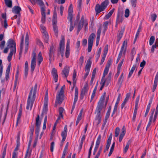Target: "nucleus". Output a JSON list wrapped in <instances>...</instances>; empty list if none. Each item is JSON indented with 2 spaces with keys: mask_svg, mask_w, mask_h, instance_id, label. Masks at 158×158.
<instances>
[{
  "mask_svg": "<svg viewBox=\"0 0 158 158\" xmlns=\"http://www.w3.org/2000/svg\"><path fill=\"white\" fill-rule=\"evenodd\" d=\"M131 143V141L130 140H129L128 141V142L127 143L124 149V153H125L127 152L128 149L129 145Z\"/></svg>",
  "mask_w": 158,
  "mask_h": 158,
  "instance_id": "ea45409f",
  "label": "nucleus"
},
{
  "mask_svg": "<svg viewBox=\"0 0 158 158\" xmlns=\"http://www.w3.org/2000/svg\"><path fill=\"white\" fill-rule=\"evenodd\" d=\"M155 38L154 36H152L151 37L149 40V45H152L153 44L155 41Z\"/></svg>",
  "mask_w": 158,
  "mask_h": 158,
  "instance_id": "a18cd8bd",
  "label": "nucleus"
},
{
  "mask_svg": "<svg viewBox=\"0 0 158 158\" xmlns=\"http://www.w3.org/2000/svg\"><path fill=\"white\" fill-rule=\"evenodd\" d=\"M6 44L7 47L4 49L3 52L6 53L8 52V49H10V52L7 57V60L10 62L11 60L13 54H15L16 53V43L12 39H10L8 40Z\"/></svg>",
  "mask_w": 158,
  "mask_h": 158,
  "instance_id": "f257e3e1",
  "label": "nucleus"
},
{
  "mask_svg": "<svg viewBox=\"0 0 158 158\" xmlns=\"http://www.w3.org/2000/svg\"><path fill=\"white\" fill-rule=\"evenodd\" d=\"M102 116L101 114H97L96 116L95 117V120L97 121V124H99L101 121Z\"/></svg>",
  "mask_w": 158,
  "mask_h": 158,
  "instance_id": "bb28decb",
  "label": "nucleus"
},
{
  "mask_svg": "<svg viewBox=\"0 0 158 158\" xmlns=\"http://www.w3.org/2000/svg\"><path fill=\"white\" fill-rule=\"evenodd\" d=\"M7 148V144L5 146L2 154V156H5L6 154V151Z\"/></svg>",
  "mask_w": 158,
  "mask_h": 158,
  "instance_id": "e2e57ef3",
  "label": "nucleus"
},
{
  "mask_svg": "<svg viewBox=\"0 0 158 158\" xmlns=\"http://www.w3.org/2000/svg\"><path fill=\"white\" fill-rule=\"evenodd\" d=\"M104 78L102 77L101 81L102 82H102H104L105 85H106V86H107L109 84L111 80L106 78L105 80H104Z\"/></svg>",
  "mask_w": 158,
  "mask_h": 158,
  "instance_id": "e433bc0d",
  "label": "nucleus"
},
{
  "mask_svg": "<svg viewBox=\"0 0 158 158\" xmlns=\"http://www.w3.org/2000/svg\"><path fill=\"white\" fill-rule=\"evenodd\" d=\"M101 50H102L101 48H100L99 49L98 52L96 53V55L97 56V57H98V60L99 59V58L100 55Z\"/></svg>",
  "mask_w": 158,
  "mask_h": 158,
  "instance_id": "0e129e2a",
  "label": "nucleus"
},
{
  "mask_svg": "<svg viewBox=\"0 0 158 158\" xmlns=\"http://www.w3.org/2000/svg\"><path fill=\"white\" fill-rule=\"evenodd\" d=\"M6 5L9 8H11L12 6V2L11 0H4Z\"/></svg>",
  "mask_w": 158,
  "mask_h": 158,
  "instance_id": "a878e982",
  "label": "nucleus"
},
{
  "mask_svg": "<svg viewBox=\"0 0 158 158\" xmlns=\"http://www.w3.org/2000/svg\"><path fill=\"white\" fill-rule=\"evenodd\" d=\"M43 60V58L41 52H40L38 55L37 57V64L39 66L40 65Z\"/></svg>",
  "mask_w": 158,
  "mask_h": 158,
  "instance_id": "b1692460",
  "label": "nucleus"
},
{
  "mask_svg": "<svg viewBox=\"0 0 158 158\" xmlns=\"http://www.w3.org/2000/svg\"><path fill=\"white\" fill-rule=\"evenodd\" d=\"M37 84H35L34 88L32 87L30 92L27 102L26 109L31 110L35 101L36 93Z\"/></svg>",
  "mask_w": 158,
  "mask_h": 158,
  "instance_id": "f03ea898",
  "label": "nucleus"
},
{
  "mask_svg": "<svg viewBox=\"0 0 158 158\" xmlns=\"http://www.w3.org/2000/svg\"><path fill=\"white\" fill-rule=\"evenodd\" d=\"M84 23L79 22L78 25V29L77 31V34H78L82 28Z\"/></svg>",
  "mask_w": 158,
  "mask_h": 158,
  "instance_id": "c9c22d12",
  "label": "nucleus"
},
{
  "mask_svg": "<svg viewBox=\"0 0 158 158\" xmlns=\"http://www.w3.org/2000/svg\"><path fill=\"white\" fill-rule=\"evenodd\" d=\"M57 23V18H52L53 29L54 31L55 32V35L56 36H57L58 33V28L56 25Z\"/></svg>",
  "mask_w": 158,
  "mask_h": 158,
  "instance_id": "f8f14e48",
  "label": "nucleus"
},
{
  "mask_svg": "<svg viewBox=\"0 0 158 158\" xmlns=\"http://www.w3.org/2000/svg\"><path fill=\"white\" fill-rule=\"evenodd\" d=\"M29 36L28 32H27L26 37H25V53L26 54L27 52L29 46Z\"/></svg>",
  "mask_w": 158,
  "mask_h": 158,
  "instance_id": "2eb2a0df",
  "label": "nucleus"
},
{
  "mask_svg": "<svg viewBox=\"0 0 158 158\" xmlns=\"http://www.w3.org/2000/svg\"><path fill=\"white\" fill-rule=\"evenodd\" d=\"M136 67V64H134L133 65V66L132 67L131 70L129 72V75L128 76V77L129 78L131 76L132 74L133 73L134 71V70L135 69Z\"/></svg>",
  "mask_w": 158,
  "mask_h": 158,
  "instance_id": "72a5a7b5",
  "label": "nucleus"
},
{
  "mask_svg": "<svg viewBox=\"0 0 158 158\" xmlns=\"http://www.w3.org/2000/svg\"><path fill=\"white\" fill-rule=\"evenodd\" d=\"M88 90V84L86 83L85 84L84 88L82 89L81 92L86 94Z\"/></svg>",
  "mask_w": 158,
  "mask_h": 158,
  "instance_id": "2f4dec72",
  "label": "nucleus"
},
{
  "mask_svg": "<svg viewBox=\"0 0 158 158\" xmlns=\"http://www.w3.org/2000/svg\"><path fill=\"white\" fill-rule=\"evenodd\" d=\"M34 126L33 125L30 128V139L29 142V144L28 146V148H30L31 143L32 140L33 135L34 131Z\"/></svg>",
  "mask_w": 158,
  "mask_h": 158,
  "instance_id": "4468645a",
  "label": "nucleus"
},
{
  "mask_svg": "<svg viewBox=\"0 0 158 158\" xmlns=\"http://www.w3.org/2000/svg\"><path fill=\"white\" fill-rule=\"evenodd\" d=\"M124 31V28H123V29H121L120 31L119 32L118 34L117 37L119 39V40L121 39L122 38L123 34Z\"/></svg>",
  "mask_w": 158,
  "mask_h": 158,
  "instance_id": "4c0bfd02",
  "label": "nucleus"
},
{
  "mask_svg": "<svg viewBox=\"0 0 158 158\" xmlns=\"http://www.w3.org/2000/svg\"><path fill=\"white\" fill-rule=\"evenodd\" d=\"M69 67L67 66H65L61 73V74L63 75V77L64 78H67L69 75Z\"/></svg>",
  "mask_w": 158,
  "mask_h": 158,
  "instance_id": "ddd939ff",
  "label": "nucleus"
},
{
  "mask_svg": "<svg viewBox=\"0 0 158 158\" xmlns=\"http://www.w3.org/2000/svg\"><path fill=\"white\" fill-rule=\"evenodd\" d=\"M158 81V72H157L155 78L154 84L152 89V91L154 92L155 91L157 85V82Z\"/></svg>",
  "mask_w": 158,
  "mask_h": 158,
  "instance_id": "aec40b11",
  "label": "nucleus"
},
{
  "mask_svg": "<svg viewBox=\"0 0 158 158\" xmlns=\"http://www.w3.org/2000/svg\"><path fill=\"white\" fill-rule=\"evenodd\" d=\"M53 18H57V12L56 7L55 6L54 7Z\"/></svg>",
  "mask_w": 158,
  "mask_h": 158,
  "instance_id": "69168bd1",
  "label": "nucleus"
},
{
  "mask_svg": "<svg viewBox=\"0 0 158 158\" xmlns=\"http://www.w3.org/2000/svg\"><path fill=\"white\" fill-rule=\"evenodd\" d=\"M108 51V45H106L104 48V53L103 55L106 56Z\"/></svg>",
  "mask_w": 158,
  "mask_h": 158,
  "instance_id": "052dcab7",
  "label": "nucleus"
},
{
  "mask_svg": "<svg viewBox=\"0 0 158 158\" xmlns=\"http://www.w3.org/2000/svg\"><path fill=\"white\" fill-rule=\"evenodd\" d=\"M64 38L62 36H61V39L60 43L59 50L58 51V54L59 55V54H61L62 57L64 56Z\"/></svg>",
  "mask_w": 158,
  "mask_h": 158,
  "instance_id": "423d86ee",
  "label": "nucleus"
},
{
  "mask_svg": "<svg viewBox=\"0 0 158 158\" xmlns=\"http://www.w3.org/2000/svg\"><path fill=\"white\" fill-rule=\"evenodd\" d=\"M70 48H66V50L65 52V56L67 58H68L70 52Z\"/></svg>",
  "mask_w": 158,
  "mask_h": 158,
  "instance_id": "bf43d9fd",
  "label": "nucleus"
},
{
  "mask_svg": "<svg viewBox=\"0 0 158 158\" xmlns=\"http://www.w3.org/2000/svg\"><path fill=\"white\" fill-rule=\"evenodd\" d=\"M35 2H36L38 3V4L41 7H44V3L42 1V0H35Z\"/></svg>",
  "mask_w": 158,
  "mask_h": 158,
  "instance_id": "37998d69",
  "label": "nucleus"
},
{
  "mask_svg": "<svg viewBox=\"0 0 158 158\" xmlns=\"http://www.w3.org/2000/svg\"><path fill=\"white\" fill-rule=\"evenodd\" d=\"M123 21V18L122 16H120V13L118 12L117 15V17L116 18V22L119 23L120 22L122 23Z\"/></svg>",
  "mask_w": 158,
  "mask_h": 158,
  "instance_id": "c756f323",
  "label": "nucleus"
},
{
  "mask_svg": "<svg viewBox=\"0 0 158 158\" xmlns=\"http://www.w3.org/2000/svg\"><path fill=\"white\" fill-rule=\"evenodd\" d=\"M78 89L77 87H76L75 89V97L74 99L73 102L75 103H76L77 99H78Z\"/></svg>",
  "mask_w": 158,
  "mask_h": 158,
  "instance_id": "c85d7f7f",
  "label": "nucleus"
},
{
  "mask_svg": "<svg viewBox=\"0 0 158 158\" xmlns=\"http://www.w3.org/2000/svg\"><path fill=\"white\" fill-rule=\"evenodd\" d=\"M55 51V49L54 48V46L53 44H52L50 46L49 52V60H51L52 55H54V53Z\"/></svg>",
  "mask_w": 158,
  "mask_h": 158,
  "instance_id": "a211bd4d",
  "label": "nucleus"
},
{
  "mask_svg": "<svg viewBox=\"0 0 158 158\" xmlns=\"http://www.w3.org/2000/svg\"><path fill=\"white\" fill-rule=\"evenodd\" d=\"M137 0H131V2L132 7H135L136 6Z\"/></svg>",
  "mask_w": 158,
  "mask_h": 158,
  "instance_id": "603ef678",
  "label": "nucleus"
},
{
  "mask_svg": "<svg viewBox=\"0 0 158 158\" xmlns=\"http://www.w3.org/2000/svg\"><path fill=\"white\" fill-rule=\"evenodd\" d=\"M122 132L121 133V134L120 135L119 138V141L120 142H121L125 134L126 133V130L124 126H123L122 128Z\"/></svg>",
  "mask_w": 158,
  "mask_h": 158,
  "instance_id": "4be33fe9",
  "label": "nucleus"
},
{
  "mask_svg": "<svg viewBox=\"0 0 158 158\" xmlns=\"http://www.w3.org/2000/svg\"><path fill=\"white\" fill-rule=\"evenodd\" d=\"M123 73H122L120 75V77L119 78L118 81V84L120 86H121L123 81Z\"/></svg>",
  "mask_w": 158,
  "mask_h": 158,
  "instance_id": "7c9ffc66",
  "label": "nucleus"
},
{
  "mask_svg": "<svg viewBox=\"0 0 158 158\" xmlns=\"http://www.w3.org/2000/svg\"><path fill=\"white\" fill-rule=\"evenodd\" d=\"M2 24L5 28L6 29L7 28L8 25L7 24L6 19L4 20V22L2 23Z\"/></svg>",
  "mask_w": 158,
  "mask_h": 158,
  "instance_id": "680f3d73",
  "label": "nucleus"
},
{
  "mask_svg": "<svg viewBox=\"0 0 158 158\" xmlns=\"http://www.w3.org/2000/svg\"><path fill=\"white\" fill-rule=\"evenodd\" d=\"M28 72V63L26 61L25 64L24 77L26 79L27 76Z\"/></svg>",
  "mask_w": 158,
  "mask_h": 158,
  "instance_id": "412c9836",
  "label": "nucleus"
},
{
  "mask_svg": "<svg viewBox=\"0 0 158 158\" xmlns=\"http://www.w3.org/2000/svg\"><path fill=\"white\" fill-rule=\"evenodd\" d=\"M127 44V40H125L123 43L121 47L120 51L118 54L117 60L116 61V63L117 64L119 61L121 57L122 56V53L124 51V52L125 53L126 51V49Z\"/></svg>",
  "mask_w": 158,
  "mask_h": 158,
  "instance_id": "39448f33",
  "label": "nucleus"
},
{
  "mask_svg": "<svg viewBox=\"0 0 158 158\" xmlns=\"http://www.w3.org/2000/svg\"><path fill=\"white\" fill-rule=\"evenodd\" d=\"M39 119L40 115L39 114H38L36 119L35 125L36 127H40L41 124V121H39Z\"/></svg>",
  "mask_w": 158,
  "mask_h": 158,
  "instance_id": "f704fd0d",
  "label": "nucleus"
},
{
  "mask_svg": "<svg viewBox=\"0 0 158 158\" xmlns=\"http://www.w3.org/2000/svg\"><path fill=\"white\" fill-rule=\"evenodd\" d=\"M67 126L66 125L64 127V131L61 133V135L62 138V139H65L67 134Z\"/></svg>",
  "mask_w": 158,
  "mask_h": 158,
  "instance_id": "6ab92c4d",
  "label": "nucleus"
},
{
  "mask_svg": "<svg viewBox=\"0 0 158 158\" xmlns=\"http://www.w3.org/2000/svg\"><path fill=\"white\" fill-rule=\"evenodd\" d=\"M64 85L61 87L60 90L58 94V96L56 97V101L55 105V106H57L58 103L60 105L64 100Z\"/></svg>",
  "mask_w": 158,
  "mask_h": 158,
  "instance_id": "20e7f679",
  "label": "nucleus"
},
{
  "mask_svg": "<svg viewBox=\"0 0 158 158\" xmlns=\"http://www.w3.org/2000/svg\"><path fill=\"white\" fill-rule=\"evenodd\" d=\"M91 58L89 57V59L87 60V63L85 66V71L86 73L84 77V79L85 80L87 76L88 75L91 66V65L92 62L91 60Z\"/></svg>",
  "mask_w": 158,
  "mask_h": 158,
  "instance_id": "1a4fd4ad",
  "label": "nucleus"
},
{
  "mask_svg": "<svg viewBox=\"0 0 158 158\" xmlns=\"http://www.w3.org/2000/svg\"><path fill=\"white\" fill-rule=\"evenodd\" d=\"M52 74L55 82H56L58 80V75L57 70L55 68H53L52 71Z\"/></svg>",
  "mask_w": 158,
  "mask_h": 158,
  "instance_id": "dca6fc26",
  "label": "nucleus"
},
{
  "mask_svg": "<svg viewBox=\"0 0 158 158\" xmlns=\"http://www.w3.org/2000/svg\"><path fill=\"white\" fill-rule=\"evenodd\" d=\"M114 9H113L111 10L108 14L106 15L105 17V19H108L112 15L114 11Z\"/></svg>",
  "mask_w": 158,
  "mask_h": 158,
  "instance_id": "473e14b6",
  "label": "nucleus"
},
{
  "mask_svg": "<svg viewBox=\"0 0 158 158\" xmlns=\"http://www.w3.org/2000/svg\"><path fill=\"white\" fill-rule=\"evenodd\" d=\"M95 36V34L94 33H92L88 39V51L90 52L91 51L93 46L94 37Z\"/></svg>",
  "mask_w": 158,
  "mask_h": 158,
  "instance_id": "9d476101",
  "label": "nucleus"
},
{
  "mask_svg": "<svg viewBox=\"0 0 158 158\" xmlns=\"http://www.w3.org/2000/svg\"><path fill=\"white\" fill-rule=\"evenodd\" d=\"M101 139V136L100 135H99L96 142L95 147L94 149V150L97 151V150L98 149L100 143Z\"/></svg>",
  "mask_w": 158,
  "mask_h": 158,
  "instance_id": "393cba45",
  "label": "nucleus"
},
{
  "mask_svg": "<svg viewBox=\"0 0 158 158\" xmlns=\"http://www.w3.org/2000/svg\"><path fill=\"white\" fill-rule=\"evenodd\" d=\"M29 148H27V150L26 153L25 155V156L24 157V158H27L28 156H30V155L31 154V152H29Z\"/></svg>",
  "mask_w": 158,
  "mask_h": 158,
  "instance_id": "4d7b16f0",
  "label": "nucleus"
},
{
  "mask_svg": "<svg viewBox=\"0 0 158 158\" xmlns=\"http://www.w3.org/2000/svg\"><path fill=\"white\" fill-rule=\"evenodd\" d=\"M60 119V117H58L57 119L56 120L53 128L52 133L55 132V130L56 128V125L57 124L59 120Z\"/></svg>",
  "mask_w": 158,
  "mask_h": 158,
  "instance_id": "8fccbe9b",
  "label": "nucleus"
},
{
  "mask_svg": "<svg viewBox=\"0 0 158 158\" xmlns=\"http://www.w3.org/2000/svg\"><path fill=\"white\" fill-rule=\"evenodd\" d=\"M105 97L104 95L102 96L98 103V106L96 110V112L97 114H101V111L103 107V101L105 99Z\"/></svg>",
  "mask_w": 158,
  "mask_h": 158,
  "instance_id": "6e6552de",
  "label": "nucleus"
},
{
  "mask_svg": "<svg viewBox=\"0 0 158 158\" xmlns=\"http://www.w3.org/2000/svg\"><path fill=\"white\" fill-rule=\"evenodd\" d=\"M64 110V109L62 107H60L59 108V115L58 117H60V118H63V115L62 113L63 112Z\"/></svg>",
  "mask_w": 158,
  "mask_h": 158,
  "instance_id": "58836bf2",
  "label": "nucleus"
},
{
  "mask_svg": "<svg viewBox=\"0 0 158 158\" xmlns=\"http://www.w3.org/2000/svg\"><path fill=\"white\" fill-rule=\"evenodd\" d=\"M112 64V60L111 58H110L108 60L106 65V67H108L109 68H110V65Z\"/></svg>",
  "mask_w": 158,
  "mask_h": 158,
  "instance_id": "09e8293b",
  "label": "nucleus"
},
{
  "mask_svg": "<svg viewBox=\"0 0 158 158\" xmlns=\"http://www.w3.org/2000/svg\"><path fill=\"white\" fill-rule=\"evenodd\" d=\"M130 11L128 9H126L125 11L124 16L126 18H127L129 15Z\"/></svg>",
  "mask_w": 158,
  "mask_h": 158,
  "instance_id": "5fc2aeb1",
  "label": "nucleus"
},
{
  "mask_svg": "<svg viewBox=\"0 0 158 158\" xmlns=\"http://www.w3.org/2000/svg\"><path fill=\"white\" fill-rule=\"evenodd\" d=\"M32 60L31 63V71L32 72H33L34 71L36 64V53L35 50H34L32 52L31 55Z\"/></svg>",
  "mask_w": 158,
  "mask_h": 158,
  "instance_id": "0eeeda50",
  "label": "nucleus"
},
{
  "mask_svg": "<svg viewBox=\"0 0 158 158\" xmlns=\"http://www.w3.org/2000/svg\"><path fill=\"white\" fill-rule=\"evenodd\" d=\"M97 86L95 87H94V88L93 91V93L92 94V95L91 97L90 102H91V101L93 100V99L94 98V97L95 96V94L97 89Z\"/></svg>",
  "mask_w": 158,
  "mask_h": 158,
  "instance_id": "c03bdc74",
  "label": "nucleus"
},
{
  "mask_svg": "<svg viewBox=\"0 0 158 158\" xmlns=\"http://www.w3.org/2000/svg\"><path fill=\"white\" fill-rule=\"evenodd\" d=\"M41 13L42 15L41 22L42 23H44L45 21L46 15L45 13V9L44 7L41 8Z\"/></svg>",
  "mask_w": 158,
  "mask_h": 158,
  "instance_id": "f3484780",
  "label": "nucleus"
},
{
  "mask_svg": "<svg viewBox=\"0 0 158 158\" xmlns=\"http://www.w3.org/2000/svg\"><path fill=\"white\" fill-rule=\"evenodd\" d=\"M10 66L11 63H10L8 64L6 70L5 78L6 80H7L9 78L10 72Z\"/></svg>",
  "mask_w": 158,
  "mask_h": 158,
  "instance_id": "5701e85b",
  "label": "nucleus"
},
{
  "mask_svg": "<svg viewBox=\"0 0 158 158\" xmlns=\"http://www.w3.org/2000/svg\"><path fill=\"white\" fill-rule=\"evenodd\" d=\"M120 129L119 127H117L115 129V136L117 137L119 135Z\"/></svg>",
  "mask_w": 158,
  "mask_h": 158,
  "instance_id": "3c124183",
  "label": "nucleus"
},
{
  "mask_svg": "<svg viewBox=\"0 0 158 158\" xmlns=\"http://www.w3.org/2000/svg\"><path fill=\"white\" fill-rule=\"evenodd\" d=\"M157 17L156 15V14H153L151 15V18L152 21L154 22L156 20Z\"/></svg>",
  "mask_w": 158,
  "mask_h": 158,
  "instance_id": "13d9d810",
  "label": "nucleus"
},
{
  "mask_svg": "<svg viewBox=\"0 0 158 158\" xmlns=\"http://www.w3.org/2000/svg\"><path fill=\"white\" fill-rule=\"evenodd\" d=\"M21 10V8L19 6H14L12 9V10L13 13L17 15L15 16V17H16V18H17L18 15L19 16H20V11Z\"/></svg>",
  "mask_w": 158,
  "mask_h": 158,
  "instance_id": "9b49d317",
  "label": "nucleus"
},
{
  "mask_svg": "<svg viewBox=\"0 0 158 158\" xmlns=\"http://www.w3.org/2000/svg\"><path fill=\"white\" fill-rule=\"evenodd\" d=\"M84 62V56H81L80 57L79 60V64L80 66V67H81L83 63Z\"/></svg>",
  "mask_w": 158,
  "mask_h": 158,
  "instance_id": "de8ad7c7",
  "label": "nucleus"
},
{
  "mask_svg": "<svg viewBox=\"0 0 158 158\" xmlns=\"http://www.w3.org/2000/svg\"><path fill=\"white\" fill-rule=\"evenodd\" d=\"M109 68L107 67H105L102 77H103V78H104L105 76L107 74L109 70Z\"/></svg>",
  "mask_w": 158,
  "mask_h": 158,
  "instance_id": "a19ab883",
  "label": "nucleus"
},
{
  "mask_svg": "<svg viewBox=\"0 0 158 158\" xmlns=\"http://www.w3.org/2000/svg\"><path fill=\"white\" fill-rule=\"evenodd\" d=\"M17 73H17V74H16V75L15 77V83H14V90H15V89H16V88L17 87V84L18 77Z\"/></svg>",
  "mask_w": 158,
  "mask_h": 158,
  "instance_id": "49530a36",
  "label": "nucleus"
},
{
  "mask_svg": "<svg viewBox=\"0 0 158 158\" xmlns=\"http://www.w3.org/2000/svg\"><path fill=\"white\" fill-rule=\"evenodd\" d=\"M43 33V37L44 41L46 43H48L49 39L48 34L47 32H44Z\"/></svg>",
  "mask_w": 158,
  "mask_h": 158,
  "instance_id": "cd10ccee",
  "label": "nucleus"
},
{
  "mask_svg": "<svg viewBox=\"0 0 158 158\" xmlns=\"http://www.w3.org/2000/svg\"><path fill=\"white\" fill-rule=\"evenodd\" d=\"M108 23V21H106L103 23V27L104 28V31H105L107 30Z\"/></svg>",
  "mask_w": 158,
  "mask_h": 158,
  "instance_id": "338daca9",
  "label": "nucleus"
},
{
  "mask_svg": "<svg viewBox=\"0 0 158 158\" xmlns=\"http://www.w3.org/2000/svg\"><path fill=\"white\" fill-rule=\"evenodd\" d=\"M48 102H44L43 110L46 114L48 111Z\"/></svg>",
  "mask_w": 158,
  "mask_h": 158,
  "instance_id": "79ce46f5",
  "label": "nucleus"
},
{
  "mask_svg": "<svg viewBox=\"0 0 158 158\" xmlns=\"http://www.w3.org/2000/svg\"><path fill=\"white\" fill-rule=\"evenodd\" d=\"M5 42L4 40L2 41L0 44V47L1 49H2L4 48Z\"/></svg>",
  "mask_w": 158,
  "mask_h": 158,
  "instance_id": "774afa93",
  "label": "nucleus"
},
{
  "mask_svg": "<svg viewBox=\"0 0 158 158\" xmlns=\"http://www.w3.org/2000/svg\"><path fill=\"white\" fill-rule=\"evenodd\" d=\"M68 14H72L73 12V6L72 4H71L69 8L68 9Z\"/></svg>",
  "mask_w": 158,
  "mask_h": 158,
  "instance_id": "6e6d98bb",
  "label": "nucleus"
},
{
  "mask_svg": "<svg viewBox=\"0 0 158 158\" xmlns=\"http://www.w3.org/2000/svg\"><path fill=\"white\" fill-rule=\"evenodd\" d=\"M73 15L72 14H68V16L67 18L69 20L70 23H73L72 19H73Z\"/></svg>",
  "mask_w": 158,
  "mask_h": 158,
  "instance_id": "864d4df0",
  "label": "nucleus"
},
{
  "mask_svg": "<svg viewBox=\"0 0 158 158\" xmlns=\"http://www.w3.org/2000/svg\"><path fill=\"white\" fill-rule=\"evenodd\" d=\"M109 2L108 0H105L102 2L100 5L98 4H96L95 7V10L97 15L106 9L109 4Z\"/></svg>",
  "mask_w": 158,
  "mask_h": 158,
  "instance_id": "7ed1b4c3",
  "label": "nucleus"
}]
</instances>
